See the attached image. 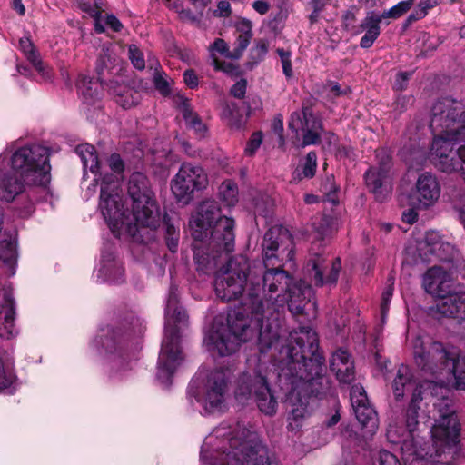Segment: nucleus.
<instances>
[{
  "instance_id": "f257e3e1",
  "label": "nucleus",
  "mask_w": 465,
  "mask_h": 465,
  "mask_svg": "<svg viewBox=\"0 0 465 465\" xmlns=\"http://www.w3.org/2000/svg\"><path fill=\"white\" fill-rule=\"evenodd\" d=\"M294 256L293 241L289 231L283 227H272L264 234L262 241L263 262L252 264L250 272V287L246 303L254 319V326L248 324V317L229 315L228 327L233 331V340L225 341L224 327L218 328L209 336L207 342L212 349H218L220 356L233 353L241 342L257 338L262 352L275 346L280 339L278 331L268 322L274 313L288 304L294 314H302L312 294V288L305 282H292V276L280 268H268L273 260L279 262L292 261Z\"/></svg>"
},
{
  "instance_id": "f03ea898",
  "label": "nucleus",
  "mask_w": 465,
  "mask_h": 465,
  "mask_svg": "<svg viewBox=\"0 0 465 465\" xmlns=\"http://www.w3.org/2000/svg\"><path fill=\"white\" fill-rule=\"evenodd\" d=\"M423 385L417 384L411 369L401 365L392 382L396 400L411 392L406 412L405 427L390 424L387 438L393 444L401 443V456L405 465H450V459L458 451L460 425L452 409V401L447 395L431 396L427 406L431 404L424 417L418 410L422 401Z\"/></svg>"
},
{
  "instance_id": "7ed1b4c3",
  "label": "nucleus",
  "mask_w": 465,
  "mask_h": 465,
  "mask_svg": "<svg viewBox=\"0 0 465 465\" xmlns=\"http://www.w3.org/2000/svg\"><path fill=\"white\" fill-rule=\"evenodd\" d=\"M280 354L278 379L288 391L289 428L298 430L311 414L310 396L319 395L328 384L322 374L324 359L318 351L316 332L308 326L290 332L288 343L282 346Z\"/></svg>"
},
{
  "instance_id": "20e7f679",
  "label": "nucleus",
  "mask_w": 465,
  "mask_h": 465,
  "mask_svg": "<svg viewBox=\"0 0 465 465\" xmlns=\"http://www.w3.org/2000/svg\"><path fill=\"white\" fill-rule=\"evenodd\" d=\"M430 127L434 134L431 158L443 173H458L465 182V111L462 104L445 97L431 109Z\"/></svg>"
},
{
  "instance_id": "39448f33",
  "label": "nucleus",
  "mask_w": 465,
  "mask_h": 465,
  "mask_svg": "<svg viewBox=\"0 0 465 465\" xmlns=\"http://www.w3.org/2000/svg\"><path fill=\"white\" fill-rule=\"evenodd\" d=\"M220 440L210 465H274L273 457L262 443L260 436L244 423L223 422L207 438Z\"/></svg>"
},
{
  "instance_id": "423d86ee",
  "label": "nucleus",
  "mask_w": 465,
  "mask_h": 465,
  "mask_svg": "<svg viewBox=\"0 0 465 465\" xmlns=\"http://www.w3.org/2000/svg\"><path fill=\"white\" fill-rule=\"evenodd\" d=\"M252 271V265L250 264L248 259L243 255H238L231 258L226 265L223 268L220 274L216 277L214 282V290L217 297L223 301H232L240 297H243L242 308L238 311H233L228 315L237 313L238 317H248V324L254 326V319L252 318V313L246 303L250 302L248 299V289L250 287V272ZM229 318V316H227ZM224 327L227 329L225 332V341L230 337L233 340V331L228 327V319L224 324L223 321L216 318L213 322L212 329L205 335L203 343L206 349L213 353L219 355L218 349H212L211 344L207 342V339L212 335L216 329Z\"/></svg>"
},
{
  "instance_id": "0eeeda50",
  "label": "nucleus",
  "mask_w": 465,
  "mask_h": 465,
  "mask_svg": "<svg viewBox=\"0 0 465 465\" xmlns=\"http://www.w3.org/2000/svg\"><path fill=\"white\" fill-rule=\"evenodd\" d=\"M178 289L171 286L165 307V330L158 358L157 379L168 386L171 377L183 361L179 344V324L187 321L185 311L178 305Z\"/></svg>"
},
{
  "instance_id": "6e6552de",
  "label": "nucleus",
  "mask_w": 465,
  "mask_h": 465,
  "mask_svg": "<svg viewBox=\"0 0 465 465\" xmlns=\"http://www.w3.org/2000/svg\"><path fill=\"white\" fill-rule=\"evenodd\" d=\"M98 207L116 237L126 235L135 241L140 239V226L133 219V212L124 208L121 181L115 175L102 178Z\"/></svg>"
},
{
  "instance_id": "1a4fd4ad",
  "label": "nucleus",
  "mask_w": 465,
  "mask_h": 465,
  "mask_svg": "<svg viewBox=\"0 0 465 465\" xmlns=\"http://www.w3.org/2000/svg\"><path fill=\"white\" fill-rule=\"evenodd\" d=\"M414 361L422 371L436 373L446 371L455 379V387L465 390V357L447 351L440 342L427 341L417 336L411 341Z\"/></svg>"
},
{
  "instance_id": "9d476101",
  "label": "nucleus",
  "mask_w": 465,
  "mask_h": 465,
  "mask_svg": "<svg viewBox=\"0 0 465 465\" xmlns=\"http://www.w3.org/2000/svg\"><path fill=\"white\" fill-rule=\"evenodd\" d=\"M189 226L195 241L213 239L220 249L232 250L234 245V221L222 216L214 200L203 201L192 216Z\"/></svg>"
},
{
  "instance_id": "9b49d317",
  "label": "nucleus",
  "mask_w": 465,
  "mask_h": 465,
  "mask_svg": "<svg viewBox=\"0 0 465 465\" xmlns=\"http://www.w3.org/2000/svg\"><path fill=\"white\" fill-rule=\"evenodd\" d=\"M271 371L261 359H249L247 370L238 378L234 391L238 401L255 398L260 411L266 415H273L277 409V401L268 385Z\"/></svg>"
},
{
  "instance_id": "f8f14e48",
  "label": "nucleus",
  "mask_w": 465,
  "mask_h": 465,
  "mask_svg": "<svg viewBox=\"0 0 465 465\" xmlns=\"http://www.w3.org/2000/svg\"><path fill=\"white\" fill-rule=\"evenodd\" d=\"M127 192L134 222L141 228L156 229L161 223L160 212L147 177L140 172L134 173L129 178Z\"/></svg>"
},
{
  "instance_id": "ddd939ff",
  "label": "nucleus",
  "mask_w": 465,
  "mask_h": 465,
  "mask_svg": "<svg viewBox=\"0 0 465 465\" xmlns=\"http://www.w3.org/2000/svg\"><path fill=\"white\" fill-rule=\"evenodd\" d=\"M11 165L27 184L46 186L50 182L49 150L45 146L34 144L15 150Z\"/></svg>"
},
{
  "instance_id": "4468645a",
  "label": "nucleus",
  "mask_w": 465,
  "mask_h": 465,
  "mask_svg": "<svg viewBox=\"0 0 465 465\" xmlns=\"http://www.w3.org/2000/svg\"><path fill=\"white\" fill-rule=\"evenodd\" d=\"M231 377L229 369H216L207 374L203 386L194 394L196 401L206 414L222 412L225 410V399Z\"/></svg>"
},
{
  "instance_id": "2eb2a0df",
  "label": "nucleus",
  "mask_w": 465,
  "mask_h": 465,
  "mask_svg": "<svg viewBox=\"0 0 465 465\" xmlns=\"http://www.w3.org/2000/svg\"><path fill=\"white\" fill-rule=\"evenodd\" d=\"M209 177L205 169L199 163L183 162L171 180V190L180 202L188 203L194 193L205 190Z\"/></svg>"
},
{
  "instance_id": "dca6fc26",
  "label": "nucleus",
  "mask_w": 465,
  "mask_h": 465,
  "mask_svg": "<svg viewBox=\"0 0 465 465\" xmlns=\"http://www.w3.org/2000/svg\"><path fill=\"white\" fill-rule=\"evenodd\" d=\"M378 167H371L365 173V183L369 190L379 202L384 201L391 193L392 185L390 176L391 158L384 151L377 153Z\"/></svg>"
},
{
  "instance_id": "f3484780",
  "label": "nucleus",
  "mask_w": 465,
  "mask_h": 465,
  "mask_svg": "<svg viewBox=\"0 0 465 465\" xmlns=\"http://www.w3.org/2000/svg\"><path fill=\"white\" fill-rule=\"evenodd\" d=\"M341 269L340 258L328 260L323 254L311 255L306 270L316 286L335 285Z\"/></svg>"
},
{
  "instance_id": "a211bd4d",
  "label": "nucleus",
  "mask_w": 465,
  "mask_h": 465,
  "mask_svg": "<svg viewBox=\"0 0 465 465\" xmlns=\"http://www.w3.org/2000/svg\"><path fill=\"white\" fill-rule=\"evenodd\" d=\"M351 403L356 419L365 430V436H372L379 427L377 413L370 405L365 390L361 385H354L351 390Z\"/></svg>"
},
{
  "instance_id": "6ab92c4d",
  "label": "nucleus",
  "mask_w": 465,
  "mask_h": 465,
  "mask_svg": "<svg viewBox=\"0 0 465 465\" xmlns=\"http://www.w3.org/2000/svg\"><path fill=\"white\" fill-rule=\"evenodd\" d=\"M289 127L296 134L299 131L303 133V146L317 143L320 139V132L322 129L321 121L312 114L310 107H303L302 112L292 113Z\"/></svg>"
},
{
  "instance_id": "aec40b11",
  "label": "nucleus",
  "mask_w": 465,
  "mask_h": 465,
  "mask_svg": "<svg viewBox=\"0 0 465 465\" xmlns=\"http://www.w3.org/2000/svg\"><path fill=\"white\" fill-rule=\"evenodd\" d=\"M193 245V260L196 270L203 274H211L215 272L219 257L223 252H230L233 250L220 249L213 239L196 241Z\"/></svg>"
},
{
  "instance_id": "412c9836",
  "label": "nucleus",
  "mask_w": 465,
  "mask_h": 465,
  "mask_svg": "<svg viewBox=\"0 0 465 465\" xmlns=\"http://www.w3.org/2000/svg\"><path fill=\"white\" fill-rule=\"evenodd\" d=\"M441 193L437 177L430 173H421L416 182L418 205L421 209L433 206L440 199Z\"/></svg>"
},
{
  "instance_id": "4be33fe9",
  "label": "nucleus",
  "mask_w": 465,
  "mask_h": 465,
  "mask_svg": "<svg viewBox=\"0 0 465 465\" xmlns=\"http://www.w3.org/2000/svg\"><path fill=\"white\" fill-rule=\"evenodd\" d=\"M436 312L445 317L465 319V290H450L436 302Z\"/></svg>"
},
{
  "instance_id": "5701e85b",
  "label": "nucleus",
  "mask_w": 465,
  "mask_h": 465,
  "mask_svg": "<svg viewBox=\"0 0 465 465\" xmlns=\"http://www.w3.org/2000/svg\"><path fill=\"white\" fill-rule=\"evenodd\" d=\"M425 291L439 299H442L451 290L449 274L440 267H431L423 276Z\"/></svg>"
},
{
  "instance_id": "b1692460",
  "label": "nucleus",
  "mask_w": 465,
  "mask_h": 465,
  "mask_svg": "<svg viewBox=\"0 0 465 465\" xmlns=\"http://www.w3.org/2000/svg\"><path fill=\"white\" fill-rule=\"evenodd\" d=\"M98 276L104 281L114 283L123 282L124 269L119 262L115 260L114 252L111 246L102 251L101 267L98 270Z\"/></svg>"
},
{
  "instance_id": "393cba45",
  "label": "nucleus",
  "mask_w": 465,
  "mask_h": 465,
  "mask_svg": "<svg viewBox=\"0 0 465 465\" xmlns=\"http://www.w3.org/2000/svg\"><path fill=\"white\" fill-rule=\"evenodd\" d=\"M331 370L337 379L343 383H350L354 380V366L347 351L337 350L331 359Z\"/></svg>"
},
{
  "instance_id": "a878e982",
  "label": "nucleus",
  "mask_w": 465,
  "mask_h": 465,
  "mask_svg": "<svg viewBox=\"0 0 465 465\" xmlns=\"http://www.w3.org/2000/svg\"><path fill=\"white\" fill-rule=\"evenodd\" d=\"M15 301L10 293L4 296V304L0 307V337L9 340L17 334L15 328Z\"/></svg>"
},
{
  "instance_id": "bb28decb",
  "label": "nucleus",
  "mask_w": 465,
  "mask_h": 465,
  "mask_svg": "<svg viewBox=\"0 0 465 465\" xmlns=\"http://www.w3.org/2000/svg\"><path fill=\"white\" fill-rule=\"evenodd\" d=\"M441 248L449 249L450 246L448 243L444 244L442 242H435L431 245L427 241H424L419 242L415 245L410 244L405 249V253L408 257H411V262L414 263H418L419 262H427L430 261V255H436L441 258L440 254L438 252Z\"/></svg>"
},
{
  "instance_id": "cd10ccee",
  "label": "nucleus",
  "mask_w": 465,
  "mask_h": 465,
  "mask_svg": "<svg viewBox=\"0 0 465 465\" xmlns=\"http://www.w3.org/2000/svg\"><path fill=\"white\" fill-rule=\"evenodd\" d=\"M31 185L27 184L19 173L15 171L14 173L5 175L0 180V199L11 202L16 195L23 193L26 186Z\"/></svg>"
},
{
  "instance_id": "c85d7f7f",
  "label": "nucleus",
  "mask_w": 465,
  "mask_h": 465,
  "mask_svg": "<svg viewBox=\"0 0 465 465\" xmlns=\"http://www.w3.org/2000/svg\"><path fill=\"white\" fill-rule=\"evenodd\" d=\"M103 83L99 80H94L86 75H81L77 82V89L83 101L92 104L100 100L103 91Z\"/></svg>"
},
{
  "instance_id": "c756f323",
  "label": "nucleus",
  "mask_w": 465,
  "mask_h": 465,
  "mask_svg": "<svg viewBox=\"0 0 465 465\" xmlns=\"http://www.w3.org/2000/svg\"><path fill=\"white\" fill-rule=\"evenodd\" d=\"M381 19L378 15L374 13H370L366 15V17L362 20L361 24V27L362 30H365V35L361 37L360 45L362 48L371 47L375 40L378 38L381 33L380 24L381 23Z\"/></svg>"
},
{
  "instance_id": "7c9ffc66",
  "label": "nucleus",
  "mask_w": 465,
  "mask_h": 465,
  "mask_svg": "<svg viewBox=\"0 0 465 465\" xmlns=\"http://www.w3.org/2000/svg\"><path fill=\"white\" fill-rule=\"evenodd\" d=\"M19 46L26 59L33 64L35 70L45 78L50 79V70L44 64L40 55L28 37H23L19 41Z\"/></svg>"
},
{
  "instance_id": "2f4dec72",
  "label": "nucleus",
  "mask_w": 465,
  "mask_h": 465,
  "mask_svg": "<svg viewBox=\"0 0 465 465\" xmlns=\"http://www.w3.org/2000/svg\"><path fill=\"white\" fill-rule=\"evenodd\" d=\"M111 89L115 102L124 109L133 107L140 100L139 93L126 85H118Z\"/></svg>"
},
{
  "instance_id": "473e14b6",
  "label": "nucleus",
  "mask_w": 465,
  "mask_h": 465,
  "mask_svg": "<svg viewBox=\"0 0 465 465\" xmlns=\"http://www.w3.org/2000/svg\"><path fill=\"white\" fill-rule=\"evenodd\" d=\"M76 153L81 157L84 170L89 168L91 173L97 175L101 165L95 149L91 144H82L76 147Z\"/></svg>"
},
{
  "instance_id": "72a5a7b5",
  "label": "nucleus",
  "mask_w": 465,
  "mask_h": 465,
  "mask_svg": "<svg viewBox=\"0 0 465 465\" xmlns=\"http://www.w3.org/2000/svg\"><path fill=\"white\" fill-rule=\"evenodd\" d=\"M176 101L181 102V109L183 111V118L186 121V124L194 131L200 134H203L205 132V125L202 123L201 119L193 113L192 109L190 108V104L188 102V99L185 98L182 94H177L175 97Z\"/></svg>"
},
{
  "instance_id": "f704fd0d",
  "label": "nucleus",
  "mask_w": 465,
  "mask_h": 465,
  "mask_svg": "<svg viewBox=\"0 0 465 465\" xmlns=\"http://www.w3.org/2000/svg\"><path fill=\"white\" fill-rule=\"evenodd\" d=\"M149 66L153 69V83L156 90L163 96H167L171 93L170 81L167 79L166 74L163 71L159 62L155 59H149Z\"/></svg>"
},
{
  "instance_id": "c9c22d12",
  "label": "nucleus",
  "mask_w": 465,
  "mask_h": 465,
  "mask_svg": "<svg viewBox=\"0 0 465 465\" xmlns=\"http://www.w3.org/2000/svg\"><path fill=\"white\" fill-rule=\"evenodd\" d=\"M0 259L7 267L10 276L15 274V267L17 260L16 244L13 241H3L0 242Z\"/></svg>"
},
{
  "instance_id": "e433bc0d",
  "label": "nucleus",
  "mask_w": 465,
  "mask_h": 465,
  "mask_svg": "<svg viewBox=\"0 0 465 465\" xmlns=\"http://www.w3.org/2000/svg\"><path fill=\"white\" fill-rule=\"evenodd\" d=\"M312 226L318 237L323 240L337 230L338 223L337 220L331 216L322 215L315 218Z\"/></svg>"
},
{
  "instance_id": "4c0bfd02",
  "label": "nucleus",
  "mask_w": 465,
  "mask_h": 465,
  "mask_svg": "<svg viewBox=\"0 0 465 465\" xmlns=\"http://www.w3.org/2000/svg\"><path fill=\"white\" fill-rule=\"evenodd\" d=\"M108 165L110 169L114 172V173H107L100 169V172L97 173L99 174L98 177L94 178V183L92 184V188H88V191H92V193H94L95 188L98 184V181H102V178L105 175H115L120 180V174L124 172V164L121 156L117 153H113L108 159Z\"/></svg>"
},
{
  "instance_id": "58836bf2",
  "label": "nucleus",
  "mask_w": 465,
  "mask_h": 465,
  "mask_svg": "<svg viewBox=\"0 0 465 465\" xmlns=\"http://www.w3.org/2000/svg\"><path fill=\"white\" fill-rule=\"evenodd\" d=\"M211 55L213 57V63L217 70H222L226 73H231L234 69V66L232 64H221L218 60L214 57V52H217L227 57L228 54L232 52L229 51L228 45L223 39L218 38L213 44L210 46Z\"/></svg>"
},
{
  "instance_id": "ea45409f",
  "label": "nucleus",
  "mask_w": 465,
  "mask_h": 465,
  "mask_svg": "<svg viewBox=\"0 0 465 465\" xmlns=\"http://www.w3.org/2000/svg\"><path fill=\"white\" fill-rule=\"evenodd\" d=\"M219 196L227 206H233L238 201V188L232 180H226L219 187Z\"/></svg>"
},
{
  "instance_id": "a19ab883",
  "label": "nucleus",
  "mask_w": 465,
  "mask_h": 465,
  "mask_svg": "<svg viewBox=\"0 0 465 465\" xmlns=\"http://www.w3.org/2000/svg\"><path fill=\"white\" fill-rule=\"evenodd\" d=\"M105 26L112 29L114 32H119L123 25L119 19L114 15H99L95 17L94 28L97 33H104Z\"/></svg>"
},
{
  "instance_id": "79ce46f5",
  "label": "nucleus",
  "mask_w": 465,
  "mask_h": 465,
  "mask_svg": "<svg viewBox=\"0 0 465 465\" xmlns=\"http://www.w3.org/2000/svg\"><path fill=\"white\" fill-rule=\"evenodd\" d=\"M114 60V59L112 56L109 49L103 48L97 58L95 65V70L101 82L106 81L105 73H109L111 70V65Z\"/></svg>"
},
{
  "instance_id": "37998d69",
  "label": "nucleus",
  "mask_w": 465,
  "mask_h": 465,
  "mask_svg": "<svg viewBox=\"0 0 465 465\" xmlns=\"http://www.w3.org/2000/svg\"><path fill=\"white\" fill-rule=\"evenodd\" d=\"M413 5L414 0H404L393 5L391 8L385 10L382 14L378 15L381 20L388 18L397 19L407 13Z\"/></svg>"
},
{
  "instance_id": "c03bdc74",
  "label": "nucleus",
  "mask_w": 465,
  "mask_h": 465,
  "mask_svg": "<svg viewBox=\"0 0 465 465\" xmlns=\"http://www.w3.org/2000/svg\"><path fill=\"white\" fill-rule=\"evenodd\" d=\"M393 285H394V277L390 276L387 280V286L382 292L381 296V312L382 322L384 321L386 314L389 311V305L391 301V297L393 294Z\"/></svg>"
},
{
  "instance_id": "a18cd8bd",
  "label": "nucleus",
  "mask_w": 465,
  "mask_h": 465,
  "mask_svg": "<svg viewBox=\"0 0 465 465\" xmlns=\"http://www.w3.org/2000/svg\"><path fill=\"white\" fill-rule=\"evenodd\" d=\"M252 38V36H251V35H239L235 42V48L233 49V51H232L231 54H227V57L232 59L240 58L242 55L244 50L249 45Z\"/></svg>"
},
{
  "instance_id": "49530a36",
  "label": "nucleus",
  "mask_w": 465,
  "mask_h": 465,
  "mask_svg": "<svg viewBox=\"0 0 465 465\" xmlns=\"http://www.w3.org/2000/svg\"><path fill=\"white\" fill-rule=\"evenodd\" d=\"M317 167V155L314 152H310L305 158L302 166V175L305 178H312L315 174Z\"/></svg>"
},
{
  "instance_id": "de8ad7c7",
  "label": "nucleus",
  "mask_w": 465,
  "mask_h": 465,
  "mask_svg": "<svg viewBox=\"0 0 465 465\" xmlns=\"http://www.w3.org/2000/svg\"><path fill=\"white\" fill-rule=\"evenodd\" d=\"M128 53L133 65L138 70H143L145 68V61L140 49L135 45H129Z\"/></svg>"
},
{
  "instance_id": "09e8293b",
  "label": "nucleus",
  "mask_w": 465,
  "mask_h": 465,
  "mask_svg": "<svg viewBox=\"0 0 465 465\" xmlns=\"http://www.w3.org/2000/svg\"><path fill=\"white\" fill-rule=\"evenodd\" d=\"M276 52L281 58L282 72H283L284 75L286 76V78L292 77L291 52L286 51L282 48H278Z\"/></svg>"
},
{
  "instance_id": "8fccbe9b",
  "label": "nucleus",
  "mask_w": 465,
  "mask_h": 465,
  "mask_svg": "<svg viewBox=\"0 0 465 465\" xmlns=\"http://www.w3.org/2000/svg\"><path fill=\"white\" fill-rule=\"evenodd\" d=\"M268 52V42L263 39H260L256 42L254 47L252 48V57L255 60H262Z\"/></svg>"
},
{
  "instance_id": "3c124183",
  "label": "nucleus",
  "mask_w": 465,
  "mask_h": 465,
  "mask_svg": "<svg viewBox=\"0 0 465 465\" xmlns=\"http://www.w3.org/2000/svg\"><path fill=\"white\" fill-rule=\"evenodd\" d=\"M377 460L379 465H401L393 453L385 450H380Z\"/></svg>"
},
{
  "instance_id": "603ef678",
  "label": "nucleus",
  "mask_w": 465,
  "mask_h": 465,
  "mask_svg": "<svg viewBox=\"0 0 465 465\" xmlns=\"http://www.w3.org/2000/svg\"><path fill=\"white\" fill-rule=\"evenodd\" d=\"M14 381V375L11 371H7L2 359L0 358V390L8 388Z\"/></svg>"
},
{
  "instance_id": "864d4df0",
  "label": "nucleus",
  "mask_w": 465,
  "mask_h": 465,
  "mask_svg": "<svg viewBox=\"0 0 465 465\" xmlns=\"http://www.w3.org/2000/svg\"><path fill=\"white\" fill-rule=\"evenodd\" d=\"M246 88L247 81L245 79H241L232 86L230 93L233 97L242 99L246 94Z\"/></svg>"
},
{
  "instance_id": "5fc2aeb1",
  "label": "nucleus",
  "mask_w": 465,
  "mask_h": 465,
  "mask_svg": "<svg viewBox=\"0 0 465 465\" xmlns=\"http://www.w3.org/2000/svg\"><path fill=\"white\" fill-rule=\"evenodd\" d=\"M262 143V134L261 133H254L250 141L248 142L246 148H245V153L249 155H252L256 150L260 147Z\"/></svg>"
},
{
  "instance_id": "6e6d98bb",
  "label": "nucleus",
  "mask_w": 465,
  "mask_h": 465,
  "mask_svg": "<svg viewBox=\"0 0 465 465\" xmlns=\"http://www.w3.org/2000/svg\"><path fill=\"white\" fill-rule=\"evenodd\" d=\"M358 8L355 5L351 6L348 10L345 11V13L342 15V20L344 26L347 29H350L354 22L356 21V15L358 12Z\"/></svg>"
},
{
  "instance_id": "4d7b16f0",
  "label": "nucleus",
  "mask_w": 465,
  "mask_h": 465,
  "mask_svg": "<svg viewBox=\"0 0 465 465\" xmlns=\"http://www.w3.org/2000/svg\"><path fill=\"white\" fill-rule=\"evenodd\" d=\"M232 13L231 5L228 1L222 0L218 2L217 8L213 11V15L218 17H228Z\"/></svg>"
},
{
  "instance_id": "13d9d810",
  "label": "nucleus",
  "mask_w": 465,
  "mask_h": 465,
  "mask_svg": "<svg viewBox=\"0 0 465 465\" xmlns=\"http://www.w3.org/2000/svg\"><path fill=\"white\" fill-rule=\"evenodd\" d=\"M440 3V0H421L416 8L420 11V15H423L425 17L428 15L429 10L437 6Z\"/></svg>"
},
{
  "instance_id": "bf43d9fd",
  "label": "nucleus",
  "mask_w": 465,
  "mask_h": 465,
  "mask_svg": "<svg viewBox=\"0 0 465 465\" xmlns=\"http://www.w3.org/2000/svg\"><path fill=\"white\" fill-rule=\"evenodd\" d=\"M411 74L406 72L398 73L396 75L394 88L402 91L406 89Z\"/></svg>"
},
{
  "instance_id": "052dcab7",
  "label": "nucleus",
  "mask_w": 465,
  "mask_h": 465,
  "mask_svg": "<svg viewBox=\"0 0 465 465\" xmlns=\"http://www.w3.org/2000/svg\"><path fill=\"white\" fill-rule=\"evenodd\" d=\"M236 30L239 32V35H251V36L253 35L252 23L247 19H242L241 21L237 22Z\"/></svg>"
},
{
  "instance_id": "680f3d73",
  "label": "nucleus",
  "mask_w": 465,
  "mask_h": 465,
  "mask_svg": "<svg viewBox=\"0 0 465 465\" xmlns=\"http://www.w3.org/2000/svg\"><path fill=\"white\" fill-rule=\"evenodd\" d=\"M183 80L187 86L193 89L198 86V77L193 70H186L183 73Z\"/></svg>"
},
{
  "instance_id": "e2e57ef3",
  "label": "nucleus",
  "mask_w": 465,
  "mask_h": 465,
  "mask_svg": "<svg viewBox=\"0 0 465 465\" xmlns=\"http://www.w3.org/2000/svg\"><path fill=\"white\" fill-rule=\"evenodd\" d=\"M253 9L261 15H264L269 11L270 5L262 0H257L252 4Z\"/></svg>"
},
{
  "instance_id": "0e129e2a",
  "label": "nucleus",
  "mask_w": 465,
  "mask_h": 465,
  "mask_svg": "<svg viewBox=\"0 0 465 465\" xmlns=\"http://www.w3.org/2000/svg\"><path fill=\"white\" fill-rule=\"evenodd\" d=\"M273 131L275 134H277L279 135L281 142L283 143V138L282 135V133L283 131V122H282V118L281 115L274 118Z\"/></svg>"
},
{
  "instance_id": "69168bd1",
  "label": "nucleus",
  "mask_w": 465,
  "mask_h": 465,
  "mask_svg": "<svg viewBox=\"0 0 465 465\" xmlns=\"http://www.w3.org/2000/svg\"><path fill=\"white\" fill-rule=\"evenodd\" d=\"M166 239V244L168 246V249L172 252H175L178 248L179 243V234L178 235H173V236H165Z\"/></svg>"
},
{
  "instance_id": "338daca9",
  "label": "nucleus",
  "mask_w": 465,
  "mask_h": 465,
  "mask_svg": "<svg viewBox=\"0 0 465 465\" xmlns=\"http://www.w3.org/2000/svg\"><path fill=\"white\" fill-rule=\"evenodd\" d=\"M417 218L418 213L412 209H409L402 213V220L410 224L413 223Z\"/></svg>"
},
{
  "instance_id": "774afa93",
  "label": "nucleus",
  "mask_w": 465,
  "mask_h": 465,
  "mask_svg": "<svg viewBox=\"0 0 465 465\" xmlns=\"http://www.w3.org/2000/svg\"><path fill=\"white\" fill-rule=\"evenodd\" d=\"M328 2L329 0H312L310 4L314 11L322 12Z\"/></svg>"
}]
</instances>
